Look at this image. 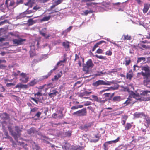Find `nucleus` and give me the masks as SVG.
I'll return each mask as SVG.
<instances>
[{"instance_id":"f3484780","label":"nucleus","mask_w":150,"mask_h":150,"mask_svg":"<svg viewBox=\"0 0 150 150\" xmlns=\"http://www.w3.org/2000/svg\"><path fill=\"white\" fill-rule=\"evenodd\" d=\"M32 148L33 150H42L40 147L35 142L32 144Z\"/></svg>"},{"instance_id":"0eeeda50","label":"nucleus","mask_w":150,"mask_h":150,"mask_svg":"<svg viewBox=\"0 0 150 150\" xmlns=\"http://www.w3.org/2000/svg\"><path fill=\"white\" fill-rule=\"evenodd\" d=\"M26 41V39H22L20 38H19L18 39H13L12 40L13 43L17 45H22L23 43V42Z\"/></svg>"},{"instance_id":"c03bdc74","label":"nucleus","mask_w":150,"mask_h":150,"mask_svg":"<svg viewBox=\"0 0 150 150\" xmlns=\"http://www.w3.org/2000/svg\"><path fill=\"white\" fill-rule=\"evenodd\" d=\"M28 85L26 84H21V88L23 89H26L28 88Z\"/></svg>"},{"instance_id":"b1692460","label":"nucleus","mask_w":150,"mask_h":150,"mask_svg":"<svg viewBox=\"0 0 150 150\" xmlns=\"http://www.w3.org/2000/svg\"><path fill=\"white\" fill-rule=\"evenodd\" d=\"M145 117V119L146 121V124L145 125V126L148 127L150 124V118L147 116L146 115V117Z\"/></svg>"},{"instance_id":"0e129e2a","label":"nucleus","mask_w":150,"mask_h":150,"mask_svg":"<svg viewBox=\"0 0 150 150\" xmlns=\"http://www.w3.org/2000/svg\"><path fill=\"white\" fill-rule=\"evenodd\" d=\"M15 2L13 0L11 1L10 2V6H13L15 5Z\"/></svg>"},{"instance_id":"6ab92c4d","label":"nucleus","mask_w":150,"mask_h":150,"mask_svg":"<svg viewBox=\"0 0 150 150\" xmlns=\"http://www.w3.org/2000/svg\"><path fill=\"white\" fill-rule=\"evenodd\" d=\"M0 117H1V118L4 119H8L10 117L9 115L6 113L0 114Z\"/></svg>"},{"instance_id":"423d86ee","label":"nucleus","mask_w":150,"mask_h":150,"mask_svg":"<svg viewBox=\"0 0 150 150\" xmlns=\"http://www.w3.org/2000/svg\"><path fill=\"white\" fill-rule=\"evenodd\" d=\"M20 75L21 78L20 79V80L23 83H26L29 81V77L28 76L26 73H21Z\"/></svg>"},{"instance_id":"58836bf2","label":"nucleus","mask_w":150,"mask_h":150,"mask_svg":"<svg viewBox=\"0 0 150 150\" xmlns=\"http://www.w3.org/2000/svg\"><path fill=\"white\" fill-rule=\"evenodd\" d=\"M12 135L14 137L15 140L16 141H18V137H17V134L16 133V132H12Z\"/></svg>"},{"instance_id":"72a5a7b5","label":"nucleus","mask_w":150,"mask_h":150,"mask_svg":"<svg viewBox=\"0 0 150 150\" xmlns=\"http://www.w3.org/2000/svg\"><path fill=\"white\" fill-rule=\"evenodd\" d=\"M112 52L111 49L105 52V54L108 56H111L112 55Z\"/></svg>"},{"instance_id":"bf43d9fd","label":"nucleus","mask_w":150,"mask_h":150,"mask_svg":"<svg viewBox=\"0 0 150 150\" xmlns=\"http://www.w3.org/2000/svg\"><path fill=\"white\" fill-rule=\"evenodd\" d=\"M30 99L31 100H33L35 102L36 104H38V101L36 99L33 97H31Z\"/></svg>"},{"instance_id":"052dcab7","label":"nucleus","mask_w":150,"mask_h":150,"mask_svg":"<svg viewBox=\"0 0 150 150\" xmlns=\"http://www.w3.org/2000/svg\"><path fill=\"white\" fill-rule=\"evenodd\" d=\"M72 28V26H71L68 27L67 29L66 30L67 31V32H70Z\"/></svg>"},{"instance_id":"69168bd1","label":"nucleus","mask_w":150,"mask_h":150,"mask_svg":"<svg viewBox=\"0 0 150 150\" xmlns=\"http://www.w3.org/2000/svg\"><path fill=\"white\" fill-rule=\"evenodd\" d=\"M38 1L41 3H45L47 2L49 0H38Z\"/></svg>"},{"instance_id":"6e6d98bb","label":"nucleus","mask_w":150,"mask_h":150,"mask_svg":"<svg viewBox=\"0 0 150 150\" xmlns=\"http://www.w3.org/2000/svg\"><path fill=\"white\" fill-rule=\"evenodd\" d=\"M42 113L40 112H38L35 115V117H37L38 118L40 117V115Z\"/></svg>"},{"instance_id":"5701e85b","label":"nucleus","mask_w":150,"mask_h":150,"mask_svg":"<svg viewBox=\"0 0 150 150\" xmlns=\"http://www.w3.org/2000/svg\"><path fill=\"white\" fill-rule=\"evenodd\" d=\"M134 98L137 100H144L143 98H142L141 96L139 94H136L135 96H134Z\"/></svg>"},{"instance_id":"a878e982","label":"nucleus","mask_w":150,"mask_h":150,"mask_svg":"<svg viewBox=\"0 0 150 150\" xmlns=\"http://www.w3.org/2000/svg\"><path fill=\"white\" fill-rule=\"evenodd\" d=\"M91 126V125L90 124H86L84 125L82 127V129L83 130L87 129L88 128Z\"/></svg>"},{"instance_id":"774afa93","label":"nucleus","mask_w":150,"mask_h":150,"mask_svg":"<svg viewBox=\"0 0 150 150\" xmlns=\"http://www.w3.org/2000/svg\"><path fill=\"white\" fill-rule=\"evenodd\" d=\"M34 95L35 96L37 95L41 96H42V94L40 92H38L37 93H35Z\"/></svg>"},{"instance_id":"6e6552de","label":"nucleus","mask_w":150,"mask_h":150,"mask_svg":"<svg viewBox=\"0 0 150 150\" xmlns=\"http://www.w3.org/2000/svg\"><path fill=\"white\" fill-rule=\"evenodd\" d=\"M136 102V101L133 100L132 98H130V97H128L127 98V100L123 103V104L125 105V106H127L130 104L133 105Z\"/></svg>"},{"instance_id":"de8ad7c7","label":"nucleus","mask_w":150,"mask_h":150,"mask_svg":"<svg viewBox=\"0 0 150 150\" xmlns=\"http://www.w3.org/2000/svg\"><path fill=\"white\" fill-rule=\"evenodd\" d=\"M46 85L48 88H53L54 87L53 84L52 83H48Z\"/></svg>"},{"instance_id":"f03ea898","label":"nucleus","mask_w":150,"mask_h":150,"mask_svg":"<svg viewBox=\"0 0 150 150\" xmlns=\"http://www.w3.org/2000/svg\"><path fill=\"white\" fill-rule=\"evenodd\" d=\"M94 66V64L92 60L89 59L86 62V64H83V71L86 74L88 73L89 69L93 68Z\"/></svg>"},{"instance_id":"3c124183","label":"nucleus","mask_w":150,"mask_h":150,"mask_svg":"<svg viewBox=\"0 0 150 150\" xmlns=\"http://www.w3.org/2000/svg\"><path fill=\"white\" fill-rule=\"evenodd\" d=\"M103 50L99 48L97 50L96 53L98 54H102L103 53Z\"/></svg>"},{"instance_id":"680f3d73","label":"nucleus","mask_w":150,"mask_h":150,"mask_svg":"<svg viewBox=\"0 0 150 150\" xmlns=\"http://www.w3.org/2000/svg\"><path fill=\"white\" fill-rule=\"evenodd\" d=\"M21 84H22L21 83H18L15 86V88H20L21 89Z\"/></svg>"},{"instance_id":"412c9836","label":"nucleus","mask_w":150,"mask_h":150,"mask_svg":"<svg viewBox=\"0 0 150 150\" xmlns=\"http://www.w3.org/2000/svg\"><path fill=\"white\" fill-rule=\"evenodd\" d=\"M33 13V11L31 10H28V8L26 10L25 12L21 14V15L23 16V17H26L25 15L26 14H29Z\"/></svg>"},{"instance_id":"1a4fd4ad","label":"nucleus","mask_w":150,"mask_h":150,"mask_svg":"<svg viewBox=\"0 0 150 150\" xmlns=\"http://www.w3.org/2000/svg\"><path fill=\"white\" fill-rule=\"evenodd\" d=\"M46 28H44L42 29L41 31H40L39 32L40 34L43 36L46 39H48L49 38L50 36V34H48L46 36V33H45L43 32V31L44 30H46Z\"/></svg>"},{"instance_id":"ddd939ff","label":"nucleus","mask_w":150,"mask_h":150,"mask_svg":"<svg viewBox=\"0 0 150 150\" xmlns=\"http://www.w3.org/2000/svg\"><path fill=\"white\" fill-rule=\"evenodd\" d=\"M62 46L65 49V50L67 51L69 49L70 47L69 42L66 41L63 42L62 43Z\"/></svg>"},{"instance_id":"f8f14e48","label":"nucleus","mask_w":150,"mask_h":150,"mask_svg":"<svg viewBox=\"0 0 150 150\" xmlns=\"http://www.w3.org/2000/svg\"><path fill=\"white\" fill-rule=\"evenodd\" d=\"M133 76V72L132 70H130L127 73L126 77L129 80H131Z\"/></svg>"},{"instance_id":"39448f33","label":"nucleus","mask_w":150,"mask_h":150,"mask_svg":"<svg viewBox=\"0 0 150 150\" xmlns=\"http://www.w3.org/2000/svg\"><path fill=\"white\" fill-rule=\"evenodd\" d=\"M87 115V111L86 108L75 112L72 114L73 115L77 116H84Z\"/></svg>"},{"instance_id":"dca6fc26","label":"nucleus","mask_w":150,"mask_h":150,"mask_svg":"<svg viewBox=\"0 0 150 150\" xmlns=\"http://www.w3.org/2000/svg\"><path fill=\"white\" fill-rule=\"evenodd\" d=\"M6 60L4 59H0V69H4L7 67L5 65L3 64H2V63H6Z\"/></svg>"},{"instance_id":"aec40b11","label":"nucleus","mask_w":150,"mask_h":150,"mask_svg":"<svg viewBox=\"0 0 150 150\" xmlns=\"http://www.w3.org/2000/svg\"><path fill=\"white\" fill-rule=\"evenodd\" d=\"M37 82V81L35 79H34L29 82L28 84V85L30 86H33L36 84Z\"/></svg>"},{"instance_id":"8fccbe9b","label":"nucleus","mask_w":150,"mask_h":150,"mask_svg":"<svg viewBox=\"0 0 150 150\" xmlns=\"http://www.w3.org/2000/svg\"><path fill=\"white\" fill-rule=\"evenodd\" d=\"M59 112H60L61 115H59L58 116V117L60 119H62L64 116V115L63 114V112L62 111L60 110Z\"/></svg>"},{"instance_id":"09e8293b","label":"nucleus","mask_w":150,"mask_h":150,"mask_svg":"<svg viewBox=\"0 0 150 150\" xmlns=\"http://www.w3.org/2000/svg\"><path fill=\"white\" fill-rule=\"evenodd\" d=\"M84 13L85 15L87 16L88 14L92 13V11H89L88 10H86L84 12Z\"/></svg>"},{"instance_id":"2eb2a0df","label":"nucleus","mask_w":150,"mask_h":150,"mask_svg":"<svg viewBox=\"0 0 150 150\" xmlns=\"http://www.w3.org/2000/svg\"><path fill=\"white\" fill-rule=\"evenodd\" d=\"M150 7V4H144V8L143 10V12L144 13H145L147 12L148 11Z\"/></svg>"},{"instance_id":"7ed1b4c3","label":"nucleus","mask_w":150,"mask_h":150,"mask_svg":"<svg viewBox=\"0 0 150 150\" xmlns=\"http://www.w3.org/2000/svg\"><path fill=\"white\" fill-rule=\"evenodd\" d=\"M112 82L110 81H105L103 80H99L94 82L93 83L92 85L96 87L100 85H110Z\"/></svg>"},{"instance_id":"e2e57ef3","label":"nucleus","mask_w":150,"mask_h":150,"mask_svg":"<svg viewBox=\"0 0 150 150\" xmlns=\"http://www.w3.org/2000/svg\"><path fill=\"white\" fill-rule=\"evenodd\" d=\"M75 58L74 59V61H76V60H79V57L78 55H77V54H75Z\"/></svg>"},{"instance_id":"9b49d317","label":"nucleus","mask_w":150,"mask_h":150,"mask_svg":"<svg viewBox=\"0 0 150 150\" xmlns=\"http://www.w3.org/2000/svg\"><path fill=\"white\" fill-rule=\"evenodd\" d=\"M58 93V91L56 90H53L50 91V93L48 94V96L50 98H52L55 96Z\"/></svg>"},{"instance_id":"e433bc0d","label":"nucleus","mask_w":150,"mask_h":150,"mask_svg":"<svg viewBox=\"0 0 150 150\" xmlns=\"http://www.w3.org/2000/svg\"><path fill=\"white\" fill-rule=\"evenodd\" d=\"M146 60V58L145 57H139L138 58V59L137 61V63L143 60L144 61H145Z\"/></svg>"},{"instance_id":"473e14b6","label":"nucleus","mask_w":150,"mask_h":150,"mask_svg":"<svg viewBox=\"0 0 150 150\" xmlns=\"http://www.w3.org/2000/svg\"><path fill=\"white\" fill-rule=\"evenodd\" d=\"M50 18V16H49L48 17L45 16L43 17V18L41 20V22L44 21H48Z\"/></svg>"},{"instance_id":"37998d69","label":"nucleus","mask_w":150,"mask_h":150,"mask_svg":"<svg viewBox=\"0 0 150 150\" xmlns=\"http://www.w3.org/2000/svg\"><path fill=\"white\" fill-rule=\"evenodd\" d=\"M65 147V150H69V148L71 150L72 149V148H71V146H70L69 144H67V146H64ZM74 150H77L76 149H75Z\"/></svg>"},{"instance_id":"bb28decb","label":"nucleus","mask_w":150,"mask_h":150,"mask_svg":"<svg viewBox=\"0 0 150 150\" xmlns=\"http://www.w3.org/2000/svg\"><path fill=\"white\" fill-rule=\"evenodd\" d=\"M108 100V99L107 98L104 99V98H103V99L102 98H100L99 99L98 102L101 104H104Z\"/></svg>"},{"instance_id":"79ce46f5","label":"nucleus","mask_w":150,"mask_h":150,"mask_svg":"<svg viewBox=\"0 0 150 150\" xmlns=\"http://www.w3.org/2000/svg\"><path fill=\"white\" fill-rule=\"evenodd\" d=\"M92 97L94 101L98 102L99 99L97 96L93 95L92 96Z\"/></svg>"},{"instance_id":"9d476101","label":"nucleus","mask_w":150,"mask_h":150,"mask_svg":"<svg viewBox=\"0 0 150 150\" xmlns=\"http://www.w3.org/2000/svg\"><path fill=\"white\" fill-rule=\"evenodd\" d=\"M122 100V98L120 96H114L113 97L112 101L113 102L117 103L121 101Z\"/></svg>"},{"instance_id":"c756f323","label":"nucleus","mask_w":150,"mask_h":150,"mask_svg":"<svg viewBox=\"0 0 150 150\" xmlns=\"http://www.w3.org/2000/svg\"><path fill=\"white\" fill-rule=\"evenodd\" d=\"M111 89H112L113 90H115V88H114L112 87H108L106 89H103V90L101 91H100V93H103V92H105V91H108L110 90H111Z\"/></svg>"},{"instance_id":"c9c22d12","label":"nucleus","mask_w":150,"mask_h":150,"mask_svg":"<svg viewBox=\"0 0 150 150\" xmlns=\"http://www.w3.org/2000/svg\"><path fill=\"white\" fill-rule=\"evenodd\" d=\"M136 94L135 93H134L133 91H132L130 94L129 97H130V98H131L133 99L134 98V96H135Z\"/></svg>"},{"instance_id":"4be33fe9","label":"nucleus","mask_w":150,"mask_h":150,"mask_svg":"<svg viewBox=\"0 0 150 150\" xmlns=\"http://www.w3.org/2000/svg\"><path fill=\"white\" fill-rule=\"evenodd\" d=\"M125 62V65L126 66L129 65L131 62L130 58L128 57H126Z\"/></svg>"},{"instance_id":"a19ab883","label":"nucleus","mask_w":150,"mask_h":150,"mask_svg":"<svg viewBox=\"0 0 150 150\" xmlns=\"http://www.w3.org/2000/svg\"><path fill=\"white\" fill-rule=\"evenodd\" d=\"M28 134H31L34 133V130L33 128H30L27 131Z\"/></svg>"},{"instance_id":"393cba45","label":"nucleus","mask_w":150,"mask_h":150,"mask_svg":"<svg viewBox=\"0 0 150 150\" xmlns=\"http://www.w3.org/2000/svg\"><path fill=\"white\" fill-rule=\"evenodd\" d=\"M28 1L25 4V5L26 6H28L29 7L31 8L32 7V4L33 3V1L34 0H28Z\"/></svg>"},{"instance_id":"4d7b16f0","label":"nucleus","mask_w":150,"mask_h":150,"mask_svg":"<svg viewBox=\"0 0 150 150\" xmlns=\"http://www.w3.org/2000/svg\"><path fill=\"white\" fill-rule=\"evenodd\" d=\"M92 92H88L87 91H85L83 93V94H84V95L86 96L89 95Z\"/></svg>"},{"instance_id":"7c9ffc66","label":"nucleus","mask_w":150,"mask_h":150,"mask_svg":"<svg viewBox=\"0 0 150 150\" xmlns=\"http://www.w3.org/2000/svg\"><path fill=\"white\" fill-rule=\"evenodd\" d=\"M15 131H16L17 133H19L22 131V128H20L18 126H16L15 127Z\"/></svg>"},{"instance_id":"c85d7f7f","label":"nucleus","mask_w":150,"mask_h":150,"mask_svg":"<svg viewBox=\"0 0 150 150\" xmlns=\"http://www.w3.org/2000/svg\"><path fill=\"white\" fill-rule=\"evenodd\" d=\"M28 25H31L35 23L36 22L34 21L33 19H29L28 21Z\"/></svg>"},{"instance_id":"f257e3e1","label":"nucleus","mask_w":150,"mask_h":150,"mask_svg":"<svg viewBox=\"0 0 150 150\" xmlns=\"http://www.w3.org/2000/svg\"><path fill=\"white\" fill-rule=\"evenodd\" d=\"M148 66L142 67V70L145 72L142 71L141 74L143 76V83L144 85L147 88H150V70Z\"/></svg>"},{"instance_id":"a211bd4d","label":"nucleus","mask_w":150,"mask_h":150,"mask_svg":"<svg viewBox=\"0 0 150 150\" xmlns=\"http://www.w3.org/2000/svg\"><path fill=\"white\" fill-rule=\"evenodd\" d=\"M134 116L137 118L141 117L142 116L146 117V115L143 112H136L134 114Z\"/></svg>"},{"instance_id":"2f4dec72","label":"nucleus","mask_w":150,"mask_h":150,"mask_svg":"<svg viewBox=\"0 0 150 150\" xmlns=\"http://www.w3.org/2000/svg\"><path fill=\"white\" fill-rule=\"evenodd\" d=\"M132 125L129 123H127L126 124V126L125 127V130H128L130 129L132 127Z\"/></svg>"},{"instance_id":"20e7f679","label":"nucleus","mask_w":150,"mask_h":150,"mask_svg":"<svg viewBox=\"0 0 150 150\" xmlns=\"http://www.w3.org/2000/svg\"><path fill=\"white\" fill-rule=\"evenodd\" d=\"M119 138L118 137L115 140L107 141L105 142L103 145V150H108L110 147L109 145L117 143L119 141Z\"/></svg>"},{"instance_id":"603ef678","label":"nucleus","mask_w":150,"mask_h":150,"mask_svg":"<svg viewBox=\"0 0 150 150\" xmlns=\"http://www.w3.org/2000/svg\"><path fill=\"white\" fill-rule=\"evenodd\" d=\"M15 83H7L6 84V86L7 87H9L11 86H13L15 85Z\"/></svg>"},{"instance_id":"a18cd8bd","label":"nucleus","mask_w":150,"mask_h":150,"mask_svg":"<svg viewBox=\"0 0 150 150\" xmlns=\"http://www.w3.org/2000/svg\"><path fill=\"white\" fill-rule=\"evenodd\" d=\"M148 93H150V90H145L142 91V95H145L147 94Z\"/></svg>"},{"instance_id":"cd10ccee","label":"nucleus","mask_w":150,"mask_h":150,"mask_svg":"<svg viewBox=\"0 0 150 150\" xmlns=\"http://www.w3.org/2000/svg\"><path fill=\"white\" fill-rule=\"evenodd\" d=\"M103 43H106V42L105 41H104L102 40L99 41V42L96 43L94 46L93 47H95V48H96L98 47V45Z\"/></svg>"},{"instance_id":"49530a36","label":"nucleus","mask_w":150,"mask_h":150,"mask_svg":"<svg viewBox=\"0 0 150 150\" xmlns=\"http://www.w3.org/2000/svg\"><path fill=\"white\" fill-rule=\"evenodd\" d=\"M71 131H68L65 132V135L67 137H70L71 135Z\"/></svg>"},{"instance_id":"f704fd0d","label":"nucleus","mask_w":150,"mask_h":150,"mask_svg":"<svg viewBox=\"0 0 150 150\" xmlns=\"http://www.w3.org/2000/svg\"><path fill=\"white\" fill-rule=\"evenodd\" d=\"M141 46L142 48L143 49H150V47L149 46H146V45L144 44H141Z\"/></svg>"},{"instance_id":"ea45409f","label":"nucleus","mask_w":150,"mask_h":150,"mask_svg":"<svg viewBox=\"0 0 150 150\" xmlns=\"http://www.w3.org/2000/svg\"><path fill=\"white\" fill-rule=\"evenodd\" d=\"M95 137L96 138H97V139H91V141L92 142H93L94 143H96L98 142L99 140V137L96 135L95 136Z\"/></svg>"},{"instance_id":"4468645a","label":"nucleus","mask_w":150,"mask_h":150,"mask_svg":"<svg viewBox=\"0 0 150 150\" xmlns=\"http://www.w3.org/2000/svg\"><path fill=\"white\" fill-rule=\"evenodd\" d=\"M131 39V37L129 35H128L123 34L121 38V40H130Z\"/></svg>"},{"instance_id":"864d4df0","label":"nucleus","mask_w":150,"mask_h":150,"mask_svg":"<svg viewBox=\"0 0 150 150\" xmlns=\"http://www.w3.org/2000/svg\"><path fill=\"white\" fill-rule=\"evenodd\" d=\"M66 59L65 58H64L63 60L60 61H59L57 63V65H59L61 63L64 62L66 61Z\"/></svg>"},{"instance_id":"5fc2aeb1","label":"nucleus","mask_w":150,"mask_h":150,"mask_svg":"<svg viewBox=\"0 0 150 150\" xmlns=\"http://www.w3.org/2000/svg\"><path fill=\"white\" fill-rule=\"evenodd\" d=\"M110 93H105L103 94L105 98H108L110 96Z\"/></svg>"},{"instance_id":"13d9d810","label":"nucleus","mask_w":150,"mask_h":150,"mask_svg":"<svg viewBox=\"0 0 150 150\" xmlns=\"http://www.w3.org/2000/svg\"><path fill=\"white\" fill-rule=\"evenodd\" d=\"M38 110V108L35 107L34 108L31 109L30 111L31 112H34Z\"/></svg>"},{"instance_id":"4c0bfd02","label":"nucleus","mask_w":150,"mask_h":150,"mask_svg":"<svg viewBox=\"0 0 150 150\" xmlns=\"http://www.w3.org/2000/svg\"><path fill=\"white\" fill-rule=\"evenodd\" d=\"M95 56L96 57H97L98 58L102 59L104 60H105L106 59V58L105 57L103 56L102 55L99 56L98 55H96Z\"/></svg>"},{"instance_id":"338daca9","label":"nucleus","mask_w":150,"mask_h":150,"mask_svg":"<svg viewBox=\"0 0 150 150\" xmlns=\"http://www.w3.org/2000/svg\"><path fill=\"white\" fill-rule=\"evenodd\" d=\"M40 8L38 7L37 6H36L34 7H33V10H35V11H34L33 12H35L36 10L39 9Z\"/></svg>"}]
</instances>
